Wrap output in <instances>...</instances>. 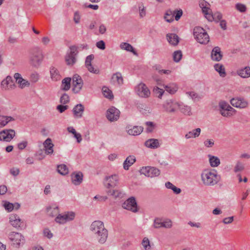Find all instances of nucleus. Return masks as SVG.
I'll return each mask as SVG.
<instances>
[{"mask_svg": "<svg viewBox=\"0 0 250 250\" xmlns=\"http://www.w3.org/2000/svg\"><path fill=\"white\" fill-rule=\"evenodd\" d=\"M201 180L205 186H212L219 182L220 177L214 169H205L201 174Z\"/></svg>", "mask_w": 250, "mask_h": 250, "instance_id": "nucleus-1", "label": "nucleus"}, {"mask_svg": "<svg viewBox=\"0 0 250 250\" xmlns=\"http://www.w3.org/2000/svg\"><path fill=\"white\" fill-rule=\"evenodd\" d=\"M44 58L42 50L35 47L29 51V62L33 67L38 68L42 63Z\"/></svg>", "mask_w": 250, "mask_h": 250, "instance_id": "nucleus-2", "label": "nucleus"}, {"mask_svg": "<svg viewBox=\"0 0 250 250\" xmlns=\"http://www.w3.org/2000/svg\"><path fill=\"white\" fill-rule=\"evenodd\" d=\"M193 35L197 42L201 44H207L209 41V37L206 31L200 26L193 29Z\"/></svg>", "mask_w": 250, "mask_h": 250, "instance_id": "nucleus-3", "label": "nucleus"}, {"mask_svg": "<svg viewBox=\"0 0 250 250\" xmlns=\"http://www.w3.org/2000/svg\"><path fill=\"white\" fill-rule=\"evenodd\" d=\"M8 237L12 242V245L17 248L22 246L25 242L24 236L19 232H11L8 234Z\"/></svg>", "mask_w": 250, "mask_h": 250, "instance_id": "nucleus-4", "label": "nucleus"}, {"mask_svg": "<svg viewBox=\"0 0 250 250\" xmlns=\"http://www.w3.org/2000/svg\"><path fill=\"white\" fill-rule=\"evenodd\" d=\"M70 52L66 54L65 58L66 63L68 65H73L76 62V56L78 53V47L72 45L69 47Z\"/></svg>", "mask_w": 250, "mask_h": 250, "instance_id": "nucleus-5", "label": "nucleus"}, {"mask_svg": "<svg viewBox=\"0 0 250 250\" xmlns=\"http://www.w3.org/2000/svg\"><path fill=\"white\" fill-rule=\"evenodd\" d=\"M180 107V104L172 100H167L163 104L164 111L168 113L175 112Z\"/></svg>", "mask_w": 250, "mask_h": 250, "instance_id": "nucleus-6", "label": "nucleus"}, {"mask_svg": "<svg viewBox=\"0 0 250 250\" xmlns=\"http://www.w3.org/2000/svg\"><path fill=\"white\" fill-rule=\"evenodd\" d=\"M75 217V212L73 211H68L63 214H59L55 218V221L60 224H63L67 221L74 220Z\"/></svg>", "mask_w": 250, "mask_h": 250, "instance_id": "nucleus-7", "label": "nucleus"}, {"mask_svg": "<svg viewBox=\"0 0 250 250\" xmlns=\"http://www.w3.org/2000/svg\"><path fill=\"white\" fill-rule=\"evenodd\" d=\"M9 222L14 227L21 229L25 228L26 225L23 221L21 220L17 214H11L9 217Z\"/></svg>", "mask_w": 250, "mask_h": 250, "instance_id": "nucleus-8", "label": "nucleus"}, {"mask_svg": "<svg viewBox=\"0 0 250 250\" xmlns=\"http://www.w3.org/2000/svg\"><path fill=\"white\" fill-rule=\"evenodd\" d=\"M136 93L140 97L148 98L150 95V91L144 83H140L135 88Z\"/></svg>", "mask_w": 250, "mask_h": 250, "instance_id": "nucleus-9", "label": "nucleus"}, {"mask_svg": "<svg viewBox=\"0 0 250 250\" xmlns=\"http://www.w3.org/2000/svg\"><path fill=\"white\" fill-rule=\"evenodd\" d=\"M122 207L133 212L138 211L137 204L134 197H131L127 199L122 205Z\"/></svg>", "mask_w": 250, "mask_h": 250, "instance_id": "nucleus-10", "label": "nucleus"}, {"mask_svg": "<svg viewBox=\"0 0 250 250\" xmlns=\"http://www.w3.org/2000/svg\"><path fill=\"white\" fill-rule=\"evenodd\" d=\"M140 172L146 176L153 177L159 176L160 174V170L155 167H143L141 169Z\"/></svg>", "mask_w": 250, "mask_h": 250, "instance_id": "nucleus-11", "label": "nucleus"}, {"mask_svg": "<svg viewBox=\"0 0 250 250\" xmlns=\"http://www.w3.org/2000/svg\"><path fill=\"white\" fill-rule=\"evenodd\" d=\"M73 88L72 91L75 93H79L83 85V81L82 78L78 74H75L73 77Z\"/></svg>", "mask_w": 250, "mask_h": 250, "instance_id": "nucleus-12", "label": "nucleus"}, {"mask_svg": "<svg viewBox=\"0 0 250 250\" xmlns=\"http://www.w3.org/2000/svg\"><path fill=\"white\" fill-rule=\"evenodd\" d=\"M93 234L98 242L102 244L106 242L108 237V231L105 228L102 229L101 230L100 229L99 231Z\"/></svg>", "mask_w": 250, "mask_h": 250, "instance_id": "nucleus-13", "label": "nucleus"}, {"mask_svg": "<svg viewBox=\"0 0 250 250\" xmlns=\"http://www.w3.org/2000/svg\"><path fill=\"white\" fill-rule=\"evenodd\" d=\"M15 136V131L12 129L1 131V141L9 142Z\"/></svg>", "mask_w": 250, "mask_h": 250, "instance_id": "nucleus-14", "label": "nucleus"}, {"mask_svg": "<svg viewBox=\"0 0 250 250\" xmlns=\"http://www.w3.org/2000/svg\"><path fill=\"white\" fill-rule=\"evenodd\" d=\"M230 104L232 106L240 108H245L248 106V102L243 98L237 97L231 99Z\"/></svg>", "mask_w": 250, "mask_h": 250, "instance_id": "nucleus-15", "label": "nucleus"}, {"mask_svg": "<svg viewBox=\"0 0 250 250\" xmlns=\"http://www.w3.org/2000/svg\"><path fill=\"white\" fill-rule=\"evenodd\" d=\"M120 111L114 107H112L107 111L106 117L110 121H116L119 118Z\"/></svg>", "mask_w": 250, "mask_h": 250, "instance_id": "nucleus-16", "label": "nucleus"}, {"mask_svg": "<svg viewBox=\"0 0 250 250\" xmlns=\"http://www.w3.org/2000/svg\"><path fill=\"white\" fill-rule=\"evenodd\" d=\"M143 130L144 128L141 126H132L129 125L126 127V131L130 135H139L143 131Z\"/></svg>", "mask_w": 250, "mask_h": 250, "instance_id": "nucleus-17", "label": "nucleus"}, {"mask_svg": "<svg viewBox=\"0 0 250 250\" xmlns=\"http://www.w3.org/2000/svg\"><path fill=\"white\" fill-rule=\"evenodd\" d=\"M94 58V56L93 54H91L87 56L85 59V64L89 71L94 74H98L99 73V70L98 69H95L91 64V62Z\"/></svg>", "mask_w": 250, "mask_h": 250, "instance_id": "nucleus-18", "label": "nucleus"}, {"mask_svg": "<svg viewBox=\"0 0 250 250\" xmlns=\"http://www.w3.org/2000/svg\"><path fill=\"white\" fill-rule=\"evenodd\" d=\"M223 54L221 49L218 46H216L213 48L211 52V58L213 61L219 62L222 60Z\"/></svg>", "mask_w": 250, "mask_h": 250, "instance_id": "nucleus-19", "label": "nucleus"}, {"mask_svg": "<svg viewBox=\"0 0 250 250\" xmlns=\"http://www.w3.org/2000/svg\"><path fill=\"white\" fill-rule=\"evenodd\" d=\"M14 77L17 83L19 84L20 88H23L26 86H29V82L28 81L23 79L20 73H16L14 75Z\"/></svg>", "mask_w": 250, "mask_h": 250, "instance_id": "nucleus-20", "label": "nucleus"}, {"mask_svg": "<svg viewBox=\"0 0 250 250\" xmlns=\"http://www.w3.org/2000/svg\"><path fill=\"white\" fill-rule=\"evenodd\" d=\"M105 179L108 183L107 184V188L114 187L117 186L119 181L118 176L116 174L112 175L110 176H107Z\"/></svg>", "mask_w": 250, "mask_h": 250, "instance_id": "nucleus-21", "label": "nucleus"}, {"mask_svg": "<svg viewBox=\"0 0 250 250\" xmlns=\"http://www.w3.org/2000/svg\"><path fill=\"white\" fill-rule=\"evenodd\" d=\"M14 86L15 84L11 76H7L5 79L1 82V87L5 89H12Z\"/></svg>", "mask_w": 250, "mask_h": 250, "instance_id": "nucleus-22", "label": "nucleus"}, {"mask_svg": "<svg viewBox=\"0 0 250 250\" xmlns=\"http://www.w3.org/2000/svg\"><path fill=\"white\" fill-rule=\"evenodd\" d=\"M43 146L44 147L45 153L47 154H52L53 153V147L54 144L52 143L50 138H47L43 143Z\"/></svg>", "mask_w": 250, "mask_h": 250, "instance_id": "nucleus-23", "label": "nucleus"}, {"mask_svg": "<svg viewBox=\"0 0 250 250\" xmlns=\"http://www.w3.org/2000/svg\"><path fill=\"white\" fill-rule=\"evenodd\" d=\"M71 179L72 183L75 185H79L82 183L83 180V174L82 172L79 171L74 172L71 174Z\"/></svg>", "mask_w": 250, "mask_h": 250, "instance_id": "nucleus-24", "label": "nucleus"}, {"mask_svg": "<svg viewBox=\"0 0 250 250\" xmlns=\"http://www.w3.org/2000/svg\"><path fill=\"white\" fill-rule=\"evenodd\" d=\"M104 228V224L103 222L101 221H95L91 224L90 227V230L93 232H97L99 230Z\"/></svg>", "mask_w": 250, "mask_h": 250, "instance_id": "nucleus-25", "label": "nucleus"}, {"mask_svg": "<svg viewBox=\"0 0 250 250\" xmlns=\"http://www.w3.org/2000/svg\"><path fill=\"white\" fill-rule=\"evenodd\" d=\"M84 110V106L82 104H80L75 105L72 110L74 117L77 118H81Z\"/></svg>", "mask_w": 250, "mask_h": 250, "instance_id": "nucleus-26", "label": "nucleus"}, {"mask_svg": "<svg viewBox=\"0 0 250 250\" xmlns=\"http://www.w3.org/2000/svg\"><path fill=\"white\" fill-rule=\"evenodd\" d=\"M50 78L53 81H59L61 79L62 76L59 70L54 66L50 68Z\"/></svg>", "mask_w": 250, "mask_h": 250, "instance_id": "nucleus-27", "label": "nucleus"}, {"mask_svg": "<svg viewBox=\"0 0 250 250\" xmlns=\"http://www.w3.org/2000/svg\"><path fill=\"white\" fill-rule=\"evenodd\" d=\"M167 39L168 42L172 45L176 46L179 42V38L175 34L169 33L167 35Z\"/></svg>", "mask_w": 250, "mask_h": 250, "instance_id": "nucleus-28", "label": "nucleus"}, {"mask_svg": "<svg viewBox=\"0 0 250 250\" xmlns=\"http://www.w3.org/2000/svg\"><path fill=\"white\" fill-rule=\"evenodd\" d=\"M236 73L238 76L242 78H248L250 77V67L246 66L238 69Z\"/></svg>", "mask_w": 250, "mask_h": 250, "instance_id": "nucleus-29", "label": "nucleus"}, {"mask_svg": "<svg viewBox=\"0 0 250 250\" xmlns=\"http://www.w3.org/2000/svg\"><path fill=\"white\" fill-rule=\"evenodd\" d=\"M3 206L8 212L12 211L14 209L17 210L20 208V205L18 203L12 204L8 201H3Z\"/></svg>", "mask_w": 250, "mask_h": 250, "instance_id": "nucleus-30", "label": "nucleus"}, {"mask_svg": "<svg viewBox=\"0 0 250 250\" xmlns=\"http://www.w3.org/2000/svg\"><path fill=\"white\" fill-rule=\"evenodd\" d=\"M145 146L149 148H156L159 147L160 144L158 140L150 139L146 141Z\"/></svg>", "mask_w": 250, "mask_h": 250, "instance_id": "nucleus-31", "label": "nucleus"}, {"mask_svg": "<svg viewBox=\"0 0 250 250\" xmlns=\"http://www.w3.org/2000/svg\"><path fill=\"white\" fill-rule=\"evenodd\" d=\"M201 130L200 128H197L189 131L185 135V138L189 139L192 138H196L199 136Z\"/></svg>", "mask_w": 250, "mask_h": 250, "instance_id": "nucleus-32", "label": "nucleus"}, {"mask_svg": "<svg viewBox=\"0 0 250 250\" xmlns=\"http://www.w3.org/2000/svg\"><path fill=\"white\" fill-rule=\"evenodd\" d=\"M46 210L48 214L52 217H54L56 215H58L59 213V209L58 206L55 205H52L47 207Z\"/></svg>", "mask_w": 250, "mask_h": 250, "instance_id": "nucleus-33", "label": "nucleus"}, {"mask_svg": "<svg viewBox=\"0 0 250 250\" xmlns=\"http://www.w3.org/2000/svg\"><path fill=\"white\" fill-rule=\"evenodd\" d=\"M136 159L134 156H129L127 157L124 163V168L125 170H128L129 167L134 164Z\"/></svg>", "mask_w": 250, "mask_h": 250, "instance_id": "nucleus-34", "label": "nucleus"}, {"mask_svg": "<svg viewBox=\"0 0 250 250\" xmlns=\"http://www.w3.org/2000/svg\"><path fill=\"white\" fill-rule=\"evenodd\" d=\"M214 69L218 72L221 77H225L226 76V73L224 65L222 64L216 63L214 65Z\"/></svg>", "mask_w": 250, "mask_h": 250, "instance_id": "nucleus-35", "label": "nucleus"}, {"mask_svg": "<svg viewBox=\"0 0 250 250\" xmlns=\"http://www.w3.org/2000/svg\"><path fill=\"white\" fill-rule=\"evenodd\" d=\"M71 79L70 78L67 77L62 80L61 85V89L64 91L68 90L71 86Z\"/></svg>", "mask_w": 250, "mask_h": 250, "instance_id": "nucleus-36", "label": "nucleus"}, {"mask_svg": "<svg viewBox=\"0 0 250 250\" xmlns=\"http://www.w3.org/2000/svg\"><path fill=\"white\" fill-rule=\"evenodd\" d=\"M120 48L122 49L125 50L127 51L132 52L134 55L138 56L137 52L135 50L133 46L126 42H122L120 44Z\"/></svg>", "mask_w": 250, "mask_h": 250, "instance_id": "nucleus-37", "label": "nucleus"}, {"mask_svg": "<svg viewBox=\"0 0 250 250\" xmlns=\"http://www.w3.org/2000/svg\"><path fill=\"white\" fill-rule=\"evenodd\" d=\"M108 195L112 196L115 198H121L124 196V193L120 190H108L107 191Z\"/></svg>", "mask_w": 250, "mask_h": 250, "instance_id": "nucleus-38", "label": "nucleus"}, {"mask_svg": "<svg viewBox=\"0 0 250 250\" xmlns=\"http://www.w3.org/2000/svg\"><path fill=\"white\" fill-rule=\"evenodd\" d=\"M164 87L166 91L171 94L175 93L178 89V87L176 84L174 83H169L167 85H164Z\"/></svg>", "mask_w": 250, "mask_h": 250, "instance_id": "nucleus-39", "label": "nucleus"}, {"mask_svg": "<svg viewBox=\"0 0 250 250\" xmlns=\"http://www.w3.org/2000/svg\"><path fill=\"white\" fill-rule=\"evenodd\" d=\"M208 157L209 158V164L212 167H216L220 164V159L217 157L209 154Z\"/></svg>", "mask_w": 250, "mask_h": 250, "instance_id": "nucleus-40", "label": "nucleus"}, {"mask_svg": "<svg viewBox=\"0 0 250 250\" xmlns=\"http://www.w3.org/2000/svg\"><path fill=\"white\" fill-rule=\"evenodd\" d=\"M14 121L15 119L11 116L1 115V127L6 126L8 123Z\"/></svg>", "mask_w": 250, "mask_h": 250, "instance_id": "nucleus-41", "label": "nucleus"}, {"mask_svg": "<svg viewBox=\"0 0 250 250\" xmlns=\"http://www.w3.org/2000/svg\"><path fill=\"white\" fill-rule=\"evenodd\" d=\"M220 110L224 111H235V109L231 107L227 102L221 101L219 104Z\"/></svg>", "mask_w": 250, "mask_h": 250, "instance_id": "nucleus-42", "label": "nucleus"}, {"mask_svg": "<svg viewBox=\"0 0 250 250\" xmlns=\"http://www.w3.org/2000/svg\"><path fill=\"white\" fill-rule=\"evenodd\" d=\"M111 79L113 82H116L119 85H121L123 83V78L121 74L119 72L114 74Z\"/></svg>", "mask_w": 250, "mask_h": 250, "instance_id": "nucleus-43", "label": "nucleus"}, {"mask_svg": "<svg viewBox=\"0 0 250 250\" xmlns=\"http://www.w3.org/2000/svg\"><path fill=\"white\" fill-rule=\"evenodd\" d=\"M102 92L105 98L109 99L113 98V95L112 91L106 86H103L102 88Z\"/></svg>", "mask_w": 250, "mask_h": 250, "instance_id": "nucleus-44", "label": "nucleus"}, {"mask_svg": "<svg viewBox=\"0 0 250 250\" xmlns=\"http://www.w3.org/2000/svg\"><path fill=\"white\" fill-rule=\"evenodd\" d=\"M202 11L207 20H210L212 18V10L210 8V6H206L205 9H202Z\"/></svg>", "mask_w": 250, "mask_h": 250, "instance_id": "nucleus-45", "label": "nucleus"}, {"mask_svg": "<svg viewBox=\"0 0 250 250\" xmlns=\"http://www.w3.org/2000/svg\"><path fill=\"white\" fill-rule=\"evenodd\" d=\"M58 172L62 175H65L68 173V168L64 164L59 165L57 167Z\"/></svg>", "mask_w": 250, "mask_h": 250, "instance_id": "nucleus-46", "label": "nucleus"}, {"mask_svg": "<svg viewBox=\"0 0 250 250\" xmlns=\"http://www.w3.org/2000/svg\"><path fill=\"white\" fill-rule=\"evenodd\" d=\"M166 187L168 189H171L176 194H179L181 192L180 188L176 187L170 182H167L165 184Z\"/></svg>", "mask_w": 250, "mask_h": 250, "instance_id": "nucleus-47", "label": "nucleus"}, {"mask_svg": "<svg viewBox=\"0 0 250 250\" xmlns=\"http://www.w3.org/2000/svg\"><path fill=\"white\" fill-rule=\"evenodd\" d=\"M244 169V165L241 162L238 161L234 167L233 171L235 173H238L243 171Z\"/></svg>", "mask_w": 250, "mask_h": 250, "instance_id": "nucleus-48", "label": "nucleus"}, {"mask_svg": "<svg viewBox=\"0 0 250 250\" xmlns=\"http://www.w3.org/2000/svg\"><path fill=\"white\" fill-rule=\"evenodd\" d=\"M173 11L171 10H168L167 11L164 19L168 22H171L173 21Z\"/></svg>", "mask_w": 250, "mask_h": 250, "instance_id": "nucleus-49", "label": "nucleus"}, {"mask_svg": "<svg viewBox=\"0 0 250 250\" xmlns=\"http://www.w3.org/2000/svg\"><path fill=\"white\" fill-rule=\"evenodd\" d=\"M179 109H180L181 112L185 115H190L191 114V108L189 106L181 105L180 104V107Z\"/></svg>", "mask_w": 250, "mask_h": 250, "instance_id": "nucleus-50", "label": "nucleus"}, {"mask_svg": "<svg viewBox=\"0 0 250 250\" xmlns=\"http://www.w3.org/2000/svg\"><path fill=\"white\" fill-rule=\"evenodd\" d=\"M212 18L210 20H208V21H215L216 22H218L219 21H221L222 18V15L220 12H216L214 14L212 13Z\"/></svg>", "mask_w": 250, "mask_h": 250, "instance_id": "nucleus-51", "label": "nucleus"}, {"mask_svg": "<svg viewBox=\"0 0 250 250\" xmlns=\"http://www.w3.org/2000/svg\"><path fill=\"white\" fill-rule=\"evenodd\" d=\"M182 53L181 50H177L174 52L173 54V61L175 62H179L182 59Z\"/></svg>", "mask_w": 250, "mask_h": 250, "instance_id": "nucleus-52", "label": "nucleus"}, {"mask_svg": "<svg viewBox=\"0 0 250 250\" xmlns=\"http://www.w3.org/2000/svg\"><path fill=\"white\" fill-rule=\"evenodd\" d=\"M142 244L145 250H150L151 247L149 241L147 238L145 237L143 239Z\"/></svg>", "mask_w": 250, "mask_h": 250, "instance_id": "nucleus-53", "label": "nucleus"}, {"mask_svg": "<svg viewBox=\"0 0 250 250\" xmlns=\"http://www.w3.org/2000/svg\"><path fill=\"white\" fill-rule=\"evenodd\" d=\"M173 17H175L176 21H178L183 15V11L181 9L176 10L173 11Z\"/></svg>", "mask_w": 250, "mask_h": 250, "instance_id": "nucleus-54", "label": "nucleus"}, {"mask_svg": "<svg viewBox=\"0 0 250 250\" xmlns=\"http://www.w3.org/2000/svg\"><path fill=\"white\" fill-rule=\"evenodd\" d=\"M236 9L240 12L244 13L247 10L246 6L243 4L238 3L235 5Z\"/></svg>", "mask_w": 250, "mask_h": 250, "instance_id": "nucleus-55", "label": "nucleus"}, {"mask_svg": "<svg viewBox=\"0 0 250 250\" xmlns=\"http://www.w3.org/2000/svg\"><path fill=\"white\" fill-rule=\"evenodd\" d=\"M69 102V97L66 94L64 93L62 95L60 98V103L62 104H66Z\"/></svg>", "mask_w": 250, "mask_h": 250, "instance_id": "nucleus-56", "label": "nucleus"}, {"mask_svg": "<svg viewBox=\"0 0 250 250\" xmlns=\"http://www.w3.org/2000/svg\"><path fill=\"white\" fill-rule=\"evenodd\" d=\"M153 91L159 98H161L164 93V90L163 89H161L157 86L154 88Z\"/></svg>", "mask_w": 250, "mask_h": 250, "instance_id": "nucleus-57", "label": "nucleus"}, {"mask_svg": "<svg viewBox=\"0 0 250 250\" xmlns=\"http://www.w3.org/2000/svg\"><path fill=\"white\" fill-rule=\"evenodd\" d=\"M162 219L159 218L155 219L154 221V227L156 229H159L161 228L162 225Z\"/></svg>", "mask_w": 250, "mask_h": 250, "instance_id": "nucleus-58", "label": "nucleus"}, {"mask_svg": "<svg viewBox=\"0 0 250 250\" xmlns=\"http://www.w3.org/2000/svg\"><path fill=\"white\" fill-rule=\"evenodd\" d=\"M187 94L188 95H189L192 98V99L194 100H198L200 98V97H199V96H198V94L194 91L188 92H187Z\"/></svg>", "mask_w": 250, "mask_h": 250, "instance_id": "nucleus-59", "label": "nucleus"}, {"mask_svg": "<svg viewBox=\"0 0 250 250\" xmlns=\"http://www.w3.org/2000/svg\"><path fill=\"white\" fill-rule=\"evenodd\" d=\"M204 145L207 147H211L214 144V141L212 139H207L204 142Z\"/></svg>", "mask_w": 250, "mask_h": 250, "instance_id": "nucleus-60", "label": "nucleus"}, {"mask_svg": "<svg viewBox=\"0 0 250 250\" xmlns=\"http://www.w3.org/2000/svg\"><path fill=\"white\" fill-rule=\"evenodd\" d=\"M81 19L80 14L79 11H76L74 14V21L76 23H79L80 22Z\"/></svg>", "mask_w": 250, "mask_h": 250, "instance_id": "nucleus-61", "label": "nucleus"}, {"mask_svg": "<svg viewBox=\"0 0 250 250\" xmlns=\"http://www.w3.org/2000/svg\"><path fill=\"white\" fill-rule=\"evenodd\" d=\"M146 125L148 126L146 128V131L148 132H151L153 131L154 127V124L152 122H146Z\"/></svg>", "mask_w": 250, "mask_h": 250, "instance_id": "nucleus-62", "label": "nucleus"}, {"mask_svg": "<svg viewBox=\"0 0 250 250\" xmlns=\"http://www.w3.org/2000/svg\"><path fill=\"white\" fill-rule=\"evenodd\" d=\"M30 79L32 83H36L39 79V75L37 73H33L30 75Z\"/></svg>", "mask_w": 250, "mask_h": 250, "instance_id": "nucleus-63", "label": "nucleus"}, {"mask_svg": "<svg viewBox=\"0 0 250 250\" xmlns=\"http://www.w3.org/2000/svg\"><path fill=\"white\" fill-rule=\"evenodd\" d=\"M68 105H63L62 104L58 105L57 106V109L60 112L62 113L65 110L68 109Z\"/></svg>", "mask_w": 250, "mask_h": 250, "instance_id": "nucleus-64", "label": "nucleus"}]
</instances>
